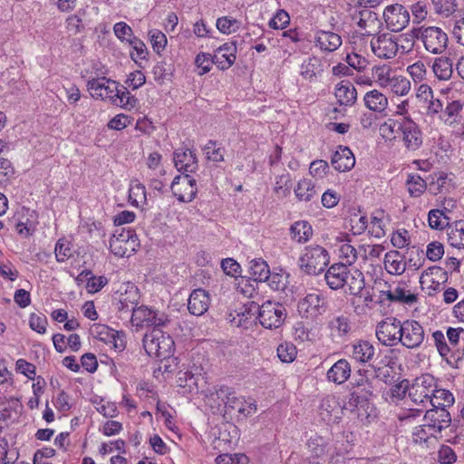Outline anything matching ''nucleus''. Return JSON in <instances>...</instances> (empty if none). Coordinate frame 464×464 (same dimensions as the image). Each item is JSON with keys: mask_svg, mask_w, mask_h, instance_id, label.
Returning a JSON list of instances; mask_svg holds the SVG:
<instances>
[{"mask_svg": "<svg viewBox=\"0 0 464 464\" xmlns=\"http://www.w3.org/2000/svg\"><path fill=\"white\" fill-rule=\"evenodd\" d=\"M437 14L449 16L455 12L457 4L455 0H430Z\"/></svg>", "mask_w": 464, "mask_h": 464, "instance_id": "55", "label": "nucleus"}, {"mask_svg": "<svg viewBox=\"0 0 464 464\" xmlns=\"http://www.w3.org/2000/svg\"><path fill=\"white\" fill-rule=\"evenodd\" d=\"M47 318L44 314H38L33 313L30 314L29 325L30 328L38 334H44L46 332Z\"/></svg>", "mask_w": 464, "mask_h": 464, "instance_id": "62", "label": "nucleus"}, {"mask_svg": "<svg viewBox=\"0 0 464 464\" xmlns=\"http://www.w3.org/2000/svg\"><path fill=\"white\" fill-rule=\"evenodd\" d=\"M216 26L222 34H230L239 29L240 22L228 16H223L218 18Z\"/></svg>", "mask_w": 464, "mask_h": 464, "instance_id": "49", "label": "nucleus"}, {"mask_svg": "<svg viewBox=\"0 0 464 464\" xmlns=\"http://www.w3.org/2000/svg\"><path fill=\"white\" fill-rule=\"evenodd\" d=\"M320 61L316 57H311L301 65V74L304 78L313 80L320 72Z\"/></svg>", "mask_w": 464, "mask_h": 464, "instance_id": "46", "label": "nucleus"}, {"mask_svg": "<svg viewBox=\"0 0 464 464\" xmlns=\"http://www.w3.org/2000/svg\"><path fill=\"white\" fill-rule=\"evenodd\" d=\"M351 375V365L346 359H340L327 371L326 378L335 384L344 383Z\"/></svg>", "mask_w": 464, "mask_h": 464, "instance_id": "29", "label": "nucleus"}, {"mask_svg": "<svg viewBox=\"0 0 464 464\" xmlns=\"http://www.w3.org/2000/svg\"><path fill=\"white\" fill-rule=\"evenodd\" d=\"M129 45L131 46L132 52H130L131 59L137 63L138 60H143L146 58L147 47L144 43L137 37L129 39Z\"/></svg>", "mask_w": 464, "mask_h": 464, "instance_id": "52", "label": "nucleus"}, {"mask_svg": "<svg viewBox=\"0 0 464 464\" xmlns=\"http://www.w3.org/2000/svg\"><path fill=\"white\" fill-rule=\"evenodd\" d=\"M334 94L341 106H352L357 100V91L349 81H342L337 84Z\"/></svg>", "mask_w": 464, "mask_h": 464, "instance_id": "30", "label": "nucleus"}, {"mask_svg": "<svg viewBox=\"0 0 464 464\" xmlns=\"http://www.w3.org/2000/svg\"><path fill=\"white\" fill-rule=\"evenodd\" d=\"M142 342L146 353L151 357L165 360L173 354V339L160 328H153L150 333L146 334Z\"/></svg>", "mask_w": 464, "mask_h": 464, "instance_id": "3", "label": "nucleus"}, {"mask_svg": "<svg viewBox=\"0 0 464 464\" xmlns=\"http://www.w3.org/2000/svg\"><path fill=\"white\" fill-rule=\"evenodd\" d=\"M218 398L225 403L226 412L236 411L240 416L246 418L256 411V405L253 401H246L243 397H237L228 386L221 385L217 390Z\"/></svg>", "mask_w": 464, "mask_h": 464, "instance_id": "5", "label": "nucleus"}, {"mask_svg": "<svg viewBox=\"0 0 464 464\" xmlns=\"http://www.w3.org/2000/svg\"><path fill=\"white\" fill-rule=\"evenodd\" d=\"M290 24L289 14L284 10L279 9L272 19L268 22V25L272 29H285Z\"/></svg>", "mask_w": 464, "mask_h": 464, "instance_id": "56", "label": "nucleus"}, {"mask_svg": "<svg viewBox=\"0 0 464 464\" xmlns=\"http://www.w3.org/2000/svg\"><path fill=\"white\" fill-rule=\"evenodd\" d=\"M375 353L374 346L366 340H359L351 344L350 356L360 363H366L372 360Z\"/></svg>", "mask_w": 464, "mask_h": 464, "instance_id": "26", "label": "nucleus"}, {"mask_svg": "<svg viewBox=\"0 0 464 464\" xmlns=\"http://www.w3.org/2000/svg\"><path fill=\"white\" fill-rule=\"evenodd\" d=\"M170 189L179 202H191L198 192L196 179L188 174L176 176L170 185Z\"/></svg>", "mask_w": 464, "mask_h": 464, "instance_id": "11", "label": "nucleus"}, {"mask_svg": "<svg viewBox=\"0 0 464 464\" xmlns=\"http://www.w3.org/2000/svg\"><path fill=\"white\" fill-rule=\"evenodd\" d=\"M117 92L118 95L114 97L112 103L120 105L124 109H131L135 107L137 100L130 94L126 87L121 86V89H119L118 86Z\"/></svg>", "mask_w": 464, "mask_h": 464, "instance_id": "43", "label": "nucleus"}, {"mask_svg": "<svg viewBox=\"0 0 464 464\" xmlns=\"http://www.w3.org/2000/svg\"><path fill=\"white\" fill-rule=\"evenodd\" d=\"M437 434H432L431 430H428L425 422L422 425L417 426L412 432V440L416 444L426 443L431 437H436Z\"/></svg>", "mask_w": 464, "mask_h": 464, "instance_id": "60", "label": "nucleus"}, {"mask_svg": "<svg viewBox=\"0 0 464 464\" xmlns=\"http://www.w3.org/2000/svg\"><path fill=\"white\" fill-rule=\"evenodd\" d=\"M111 240H117L118 242L121 243H130V246H138V237L134 230L132 229H116V231L113 233L112 237H111Z\"/></svg>", "mask_w": 464, "mask_h": 464, "instance_id": "51", "label": "nucleus"}, {"mask_svg": "<svg viewBox=\"0 0 464 464\" xmlns=\"http://www.w3.org/2000/svg\"><path fill=\"white\" fill-rule=\"evenodd\" d=\"M454 401V396L449 390L435 388V392L432 394V403H430V405L432 407L433 405H438L447 409L452 406Z\"/></svg>", "mask_w": 464, "mask_h": 464, "instance_id": "44", "label": "nucleus"}, {"mask_svg": "<svg viewBox=\"0 0 464 464\" xmlns=\"http://www.w3.org/2000/svg\"><path fill=\"white\" fill-rule=\"evenodd\" d=\"M406 41L410 49L413 47V41L407 35L393 36L390 34H382L373 37L371 41V48L373 53L383 59L395 57L398 53L400 41Z\"/></svg>", "mask_w": 464, "mask_h": 464, "instance_id": "4", "label": "nucleus"}, {"mask_svg": "<svg viewBox=\"0 0 464 464\" xmlns=\"http://www.w3.org/2000/svg\"><path fill=\"white\" fill-rule=\"evenodd\" d=\"M203 150L207 155L208 160L214 162L224 161L225 150L223 148H217V141L211 140H208V142L204 146Z\"/></svg>", "mask_w": 464, "mask_h": 464, "instance_id": "53", "label": "nucleus"}, {"mask_svg": "<svg viewBox=\"0 0 464 464\" xmlns=\"http://www.w3.org/2000/svg\"><path fill=\"white\" fill-rule=\"evenodd\" d=\"M369 370H359L351 382L353 391H359L365 396L373 395V378Z\"/></svg>", "mask_w": 464, "mask_h": 464, "instance_id": "31", "label": "nucleus"}, {"mask_svg": "<svg viewBox=\"0 0 464 464\" xmlns=\"http://www.w3.org/2000/svg\"><path fill=\"white\" fill-rule=\"evenodd\" d=\"M408 191L411 197H420L428 185L427 182L418 174H409L407 178Z\"/></svg>", "mask_w": 464, "mask_h": 464, "instance_id": "40", "label": "nucleus"}, {"mask_svg": "<svg viewBox=\"0 0 464 464\" xmlns=\"http://www.w3.org/2000/svg\"><path fill=\"white\" fill-rule=\"evenodd\" d=\"M384 266L389 274L401 275L406 269L404 256L397 250H392L385 254Z\"/></svg>", "mask_w": 464, "mask_h": 464, "instance_id": "32", "label": "nucleus"}, {"mask_svg": "<svg viewBox=\"0 0 464 464\" xmlns=\"http://www.w3.org/2000/svg\"><path fill=\"white\" fill-rule=\"evenodd\" d=\"M209 304L210 298L208 294L205 290L198 288L190 294L188 309L191 314L199 316L208 311Z\"/></svg>", "mask_w": 464, "mask_h": 464, "instance_id": "25", "label": "nucleus"}, {"mask_svg": "<svg viewBox=\"0 0 464 464\" xmlns=\"http://www.w3.org/2000/svg\"><path fill=\"white\" fill-rule=\"evenodd\" d=\"M130 323L136 327L152 326L153 328H160L166 326L169 323V319L164 313L146 305H140L137 306L130 314Z\"/></svg>", "mask_w": 464, "mask_h": 464, "instance_id": "7", "label": "nucleus"}, {"mask_svg": "<svg viewBox=\"0 0 464 464\" xmlns=\"http://www.w3.org/2000/svg\"><path fill=\"white\" fill-rule=\"evenodd\" d=\"M237 45L235 42H229L219 46L213 55L215 64L218 69L225 71L230 68L237 58Z\"/></svg>", "mask_w": 464, "mask_h": 464, "instance_id": "23", "label": "nucleus"}, {"mask_svg": "<svg viewBox=\"0 0 464 464\" xmlns=\"http://www.w3.org/2000/svg\"><path fill=\"white\" fill-rule=\"evenodd\" d=\"M363 100L365 106L372 111L382 112L388 106L387 97L377 90L366 92Z\"/></svg>", "mask_w": 464, "mask_h": 464, "instance_id": "35", "label": "nucleus"}, {"mask_svg": "<svg viewBox=\"0 0 464 464\" xmlns=\"http://www.w3.org/2000/svg\"><path fill=\"white\" fill-rule=\"evenodd\" d=\"M348 277L349 268L342 263L332 265L324 274L325 282L333 290L343 288Z\"/></svg>", "mask_w": 464, "mask_h": 464, "instance_id": "20", "label": "nucleus"}, {"mask_svg": "<svg viewBox=\"0 0 464 464\" xmlns=\"http://www.w3.org/2000/svg\"><path fill=\"white\" fill-rule=\"evenodd\" d=\"M410 39L420 41L426 52L431 54L443 53L449 43L448 34L438 26H420L411 30Z\"/></svg>", "mask_w": 464, "mask_h": 464, "instance_id": "1", "label": "nucleus"}, {"mask_svg": "<svg viewBox=\"0 0 464 464\" xmlns=\"http://www.w3.org/2000/svg\"><path fill=\"white\" fill-rule=\"evenodd\" d=\"M417 300V295L412 294L408 290H405V288L401 285H397L393 289V297H392V302H397L411 305L416 303Z\"/></svg>", "mask_w": 464, "mask_h": 464, "instance_id": "48", "label": "nucleus"}, {"mask_svg": "<svg viewBox=\"0 0 464 464\" xmlns=\"http://www.w3.org/2000/svg\"><path fill=\"white\" fill-rule=\"evenodd\" d=\"M325 304L323 295L311 293L299 301L297 310L303 317H316L325 312Z\"/></svg>", "mask_w": 464, "mask_h": 464, "instance_id": "15", "label": "nucleus"}, {"mask_svg": "<svg viewBox=\"0 0 464 464\" xmlns=\"http://www.w3.org/2000/svg\"><path fill=\"white\" fill-rule=\"evenodd\" d=\"M431 338L438 353L446 362L448 365L452 368H458L459 362L461 361V356L459 351H452L447 337L442 331L437 330L431 334Z\"/></svg>", "mask_w": 464, "mask_h": 464, "instance_id": "14", "label": "nucleus"}, {"mask_svg": "<svg viewBox=\"0 0 464 464\" xmlns=\"http://www.w3.org/2000/svg\"><path fill=\"white\" fill-rule=\"evenodd\" d=\"M348 287V294L358 295L365 286L364 276L360 270H354L353 273L349 271V277L345 282Z\"/></svg>", "mask_w": 464, "mask_h": 464, "instance_id": "38", "label": "nucleus"}, {"mask_svg": "<svg viewBox=\"0 0 464 464\" xmlns=\"http://www.w3.org/2000/svg\"><path fill=\"white\" fill-rule=\"evenodd\" d=\"M140 302L139 289L135 285H130L125 293L120 295L116 303V309L120 313V318H128L133 313Z\"/></svg>", "mask_w": 464, "mask_h": 464, "instance_id": "19", "label": "nucleus"}, {"mask_svg": "<svg viewBox=\"0 0 464 464\" xmlns=\"http://www.w3.org/2000/svg\"><path fill=\"white\" fill-rule=\"evenodd\" d=\"M448 242L456 248H464V220H457L448 226Z\"/></svg>", "mask_w": 464, "mask_h": 464, "instance_id": "34", "label": "nucleus"}, {"mask_svg": "<svg viewBox=\"0 0 464 464\" xmlns=\"http://www.w3.org/2000/svg\"><path fill=\"white\" fill-rule=\"evenodd\" d=\"M173 161L176 169L183 174L195 172L198 169L197 156L188 149L176 150L173 153Z\"/></svg>", "mask_w": 464, "mask_h": 464, "instance_id": "21", "label": "nucleus"}, {"mask_svg": "<svg viewBox=\"0 0 464 464\" xmlns=\"http://www.w3.org/2000/svg\"><path fill=\"white\" fill-rule=\"evenodd\" d=\"M373 370L372 378L373 381L378 379L386 384H392L393 382L394 376L392 375V369L388 366H376L371 365Z\"/></svg>", "mask_w": 464, "mask_h": 464, "instance_id": "57", "label": "nucleus"}, {"mask_svg": "<svg viewBox=\"0 0 464 464\" xmlns=\"http://www.w3.org/2000/svg\"><path fill=\"white\" fill-rule=\"evenodd\" d=\"M54 253L58 262H64L72 255L70 244L63 239L57 241Z\"/></svg>", "mask_w": 464, "mask_h": 464, "instance_id": "63", "label": "nucleus"}, {"mask_svg": "<svg viewBox=\"0 0 464 464\" xmlns=\"http://www.w3.org/2000/svg\"><path fill=\"white\" fill-rule=\"evenodd\" d=\"M432 71L435 76L440 81L450 79L453 73L452 60L446 56L437 57L433 62Z\"/></svg>", "mask_w": 464, "mask_h": 464, "instance_id": "36", "label": "nucleus"}, {"mask_svg": "<svg viewBox=\"0 0 464 464\" xmlns=\"http://www.w3.org/2000/svg\"><path fill=\"white\" fill-rule=\"evenodd\" d=\"M404 126V117L398 119H389L380 128L382 136L388 139L396 138L397 135L401 136Z\"/></svg>", "mask_w": 464, "mask_h": 464, "instance_id": "39", "label": "nucleus"}, {"mask_svg": "<svg viewBox=\"0 0 464 464\" xmlns=\"http://www.w3.org/2000/svg\"><path fill=\"white\" fill-rule=\"evenodd\" d=\"M378 82L381 86L389 89L394 94L404 96L411 90L410 81L403 76H384L378 75Z\"/></svg>", "mask_w": 464, "mask_h": 464, "instance_id": "24", "label": "nucleus"}, {"mask_svg": "<svg viewBox=\"0 0 464 464\" xmlns=\"http://www.w3.org/2000/svg\"><path fill=\"white\" fill-rule=\"evenodd\" d=\"M118 82L105 77L88 81L87 88L90 94L95 99L112 100L117 96Z\"/></svg>", "mask_w": 464, "mask_h": 464, "instance_id": "13", "label": "nucleus"}, {"mask_svg": "<svg viewBox=\"0 0 464 464\" xmlns=\"http://www.w3.org/2000/svg\"><path fill=\"white\" fill-rule=\"evenodd\" d=\"M321 420L326 424L337 423L342 419L343 407L334 395L324 397L319 406Z\"/></svg>", "mask_w": 464, "mask_h": 464, "instance_id": "18", "label": "nucleus"}, {"mask_svg": "<svg viewBox=\"0 0 464 464\" xmlns=\"http://www.w3.org/2000/svg\"><path fill=\"white\" fill-rule=\"evenodd\" d=\"M276 351L278 358L283 362H294L297 354L296 347L289 342L279 344Z\"/></svg>", "mask_w": 464, "mask_h": 464, "instance_id": "47", "label": "nucleus"}, {"mask_svg": "<svg viewBox=\"0 0 464 464\" xmlns=\"http://www.w3.org/2000/svg\"><path fill=\"white\" fill-rule=\"evenodd\" d=\"M383 211L379 210L372 217V229L370 233L372 236L381 238L385 236L384 225L382 222Z\"/></svg>", "mask_w": 464, "mask_h": 464, "instance_id": "58", "label": "nucleus"}, {"mask_svg": "<svg viewBox=\"0 0 464 464\" xmlns=\"http://www.w3.org/2000/svg\"><path fill=\"white\" fill-rule=\"evenodd\" d=\"M113 32L121 42L129 44V39L135 37L131 27L125 22H118L113 26Z\"/></svg>", "mask_w": 464, "mask_h": 464, "instance_id": "59", "label": "nucleus"}, {"mask_svg": "<svg viewBox=\"0 0 464 464\" xmlns=\"http://www.w3.org/2000/svg\"><path fill=\"white\" fill-rule=\"evenodd\" d=\"M450 218L444 214L443 210L431 209L428 213V223L432 229H448Z\"/></svg>", "mask_w": 464, "mask_h": 464, "instance_id": "42", "label": "nucleus"}, {"mask_svg": "<svg viewBox=\"0 0 464 464\" xmlns=\"http://www.w3.org/2000/svg\"><path fill=\"white\" fill-rule=\"evenodd\" d=\"M295 194L299 200L310 201L316 190L311 179H304L295 188Z\"/></svg>", "mask_w": 464, "mask_h": 464, "instance_id": "41", "label": "nucleus"}, {"mask_svg": "<svg viewBox=\"0 0 464 464\" xmlns=\"http://www.w3.org/2000/svg\"><path fill=\"white\" fill-rule=\"evenodd\" d=\"M401 322L396 318L390 321H383L379 323L376 329L377 339L386 346L396 345L400 341Z\"/></svg>", "mask_w": 464, "mask_h": 464, "instance_id": "16", "label": "nucleus"}, {"mask_svg": "<svg viewBox=\"0 0 464 464\" xmlns=\"http://www.w3.org/2000/svg\"><path fill=\"white\" fill-rule=\"evenodd\" d=\"M455 451L448 445H442L438 452V460L441 464H452L456 461Z\"/></svg>", "mask_w": 464, "mask_h": 464, "instance_id": "64", "label": "nucleus"}, {"mask_svg": "<svg viewBox=\"0 0 464 464\" xmlns=\"http://www.w3.org/2000/svg\"><path fill=\"white\" fill-rule=\"evenodd\" d=\"M400 330L401 334L398 340L408 349L419 348L424 341V329L416 320H405L401 323Z\"/></svg>", "mask_w": 464, "mask_h": 464, "instance_id": "10", "label": "nucleus"}, {"mask_svg": "<svg viewBox=\"0 0 464 464\" xmlns=\"http://www.w3.org/2000/svg\"><path fill=\"white\" fill-rule=\"evenodd\" d=\"M383 18L389 30L392 32H400L409 24L410 14L403 5L394 4L388 5L384 9Z\"/></svg>", "mask_w": 464, "mask_h": 464, "instance_id": "12", "label": "nucleus"}, {"mask_svg": "<svg viewBox=\"0 0 464 464\" xmlns=\"http://www.w3.org/2000/svg\"><path fill=\"white\" fill-rule=\"evenodd\" d=\"M268 286L273 291L283 292L288 285V275L285 273H269V276L266 279Z\"/></svg>", "mask_w": 464, "mask_h": 464, "instance_id": "45", "label": "nucleus"}, {"mask_svg": "<svg viewBox=\"0 0 464 464\" xmlns=\"http://www.w3.org/2000/svg\"><path fill=\"white\" fill-rule=\"evenodd\" d=\"M290 235L293 240L304 244L313 236L312 226L304 220L296 221L290 227Z\"/></svg>", "mask_w": 464, "mask_h": 464, "instance_id": "37", "label": "nucleus"}, {"mask_svg": "<svg viewBox=\"0 0 464 464\" xmlns=\"http://www.w3.org/2000/svg\"><path fill=\"white\" fill-rule=\"evenodd\" d=\"M248 273L251 279L257 283L265 282L268 278L270 268L267 263L262 258H255L249 262Z\"/></svg>", "mask_w": 464, "mask_h": 464, "instance_id": "33", "label": "nucleus"}, {"mask_svg": "<svg viewBox=\"0 0 464 464\" xmlns=\"http://www.w3.org/2000/svg\"><path fill=\"white\" fill-rule=\"evenodd\" d=\"M435 392V378L430 374L417 377L411 384L409 398L417 406L425 408L432 403V394Z\"/></svg>", "mask_w": 464, "mask_h": 464, "instance_id": "6", "label": "nucleus"}, {"mask_svg": "<svg viewBox=\"0 0 464 464\" xmlns=\"http://www.w3.org/2000/svg\"><path fill=\"white\" fill-rule=\"evenodd\" d=\"M408 150H419L423 142L422 132L418 124L411 117H404V126L401 136Z\"/></svg>", "mask_w": 464, "mask_h": 464, "instance_id": "17", "label": "nucleus"}, {"mask_svg": "<svg viewBox=\"0 0 464 464\" xmlns=\"http://www.w3.org/2000/svg\"><path fill=\"white\" fill-rule=\"evenodd\" d=\"M110 250L111 252L120 257L129 256L135 251L134 246H130V243H121L117 240L110 239Z\"/></svg>", "mask_w": 464, "mask_h": 464, "instance_id": "54", "label": "nucleus"}, {"mask_svg": "<svg viewBox=\"0 0 464 464\" xmlns=\"http://www.w3.org/2000/svg\"><path fill=\"white\" fill-rule=\"evenodd\" d=\"M286 317L285 308L279 303L267 301L261 305L258 320L266 329L280 327Z\"/></svg>", "mask_w": 464, "mask_h": 464, "instance_id": "9", "label": "nucleus"}, {"mask_svg": "<svg viewBox=\"0 0 464 464\" xmlns=\"http://www.w3.org/2000/svg\"><path fill=\"white\" fill-rule=\"evenodd\" d=\"M214 61L215 58L210 53L203 52L198 53L195 58V64L200 70L198 75L208 73L211 70L212 64H215Z\"/></svg>", "mask_w": 464, "mask_h": 464, "instance_id": "50", "label": "nucleus"}, {"mask_svg": "<svg viewBox=\"0 0 464 464\" xmlns=\"http://www.w3.org/2000/svg\"><path fill=\"white\" fill-rule=\"evenodd\" d=\"M307 457L311 464H321V460L326 454L327 442L324 438L317 434L311 436L307 440Z\"/></svg>", "mask_w": 464, "mask_h": 464, "instance_id": "27", "label": "nucleus"}, {"mask_svg": "<svg viewBox=\"0 0 464 464\" xmlns=\"http://www.w3.org/2000/svg\"><path fill=\"white\" fill-rule=\"evenodd\" d=\"M330 327L333 331H335L339 336H344L350 331L348 318L343 315L334 318L330 322Z\"/></svg>", "mask_w": 464, "mask_h": 464, "instance_id": "61", "label": "nucleus"}, {"mask_svg": "<svg viewBox=\"0 0 464 464\" xmlns=\"http://www.w3.org/2000/svg\"><path fill=\"white\" fill-rule=\"evenodd\" d=\"M314 43L322 52L333 53L342 45L343 40L337 33L317 30L314 34Z\"/></svg>", "mask_w": 464, "mask_h": 464, "instance_id": "22", "label": "nucleus"}, {"mask_svg": "<svg viewBox=\"0 0 464 464\" xmlns=\"http://www.w3.org/2000/svg\"><path fill=\"white\" fill-rule=\"evenodd\" d=\"M423 420L428 430H431L432 434H440L443 430L451 427V431L454 432L453 420L450 413L444 407L433 405V407L426 411Z\"/></svg>", "mask_w": 464, "mask_h": 464, "instance_id": "8", "label": "nucleus"}, {"mask_svg": "<svg viewBox=\"0 0 464 464\" xmlns=\"http://www.w3.org/2000/svg\"><path fill=\"white\" fill-rule=\"evenodd\" d=\"M331 163L336 170L344 172L353 168L355 158L348 147L339 146L332 157Z\"/></svg>", "mask_w": 464, "mask_h": 464, "instance_id": "28", "label": "nucleus"}, {"mask_svg": "<svg viewBox=\"0 0 464 464\" xmlns=\"http://www.w3.org/2000/svg\"><path fill=\"white\" fill-rule=\"evenodd\" d=\"M329 263L328 251L319 245L305 246L298 260L301 271L308 276H316L323 273Z\"/></svg>", "mask_w": 464, "mask_h": 464, "instance_id": "2", "label": "nucleus"}]
</instances>
